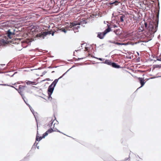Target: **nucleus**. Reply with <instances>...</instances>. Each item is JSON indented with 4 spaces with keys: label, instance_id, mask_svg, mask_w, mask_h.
<instances>
[{
    "label": "nucleus",
    "instance_id": "f03ea898",
    "mask_svg": "<svg viewBox=\"0 0 161 161\" xmlns=\"http://www.w3.org/2000/svg\"><path fill=\"white\" fill-rule=\"evenodd\" d=\"M16 28L14 27H8V31L6 32L7 36L9 39H11L14 35L15 34V30Z\"/></svg>",
    "mask_w": 161,
    "mask_h": 161
},
{
    "label": "nucleus",
    "instance_id": "20e7f679",
    "mask_svg": "<svg viewBox=\"0 0 161 161\" xmlns=\"http://www.w3.org/2000/svg\"><path fill=\"white\" fill-rule=\"evenodd\" d=\"M107 26L108 28L104 32H99L97 33V37L100 39H103L107 33L111 31V28L110 27L109 25H107Z\"/></svg>",
    "mask_w": 161,
    "mask_h": 161
},
{
    "label": "nucleus",
    "instance_id": "f257e3e1",
    "mask_svg": "<svg viewBox=\"0 0 161 161\" xmlns=\"http://www.w3.org/2000/svg\"><path fill=\"white\" fill-rule=\"evenodd\" d=\"M64 75V74L62 75V76H60L58 79H55L53 82L51 84V85H50L49 86V87L48 88V91L49 92L48 95L49 96V98L50 97H50V96L53 91V90L54 89V87L55 86L56 84L57 83V82H58V79L61 78Z\"/></svg>",
    "mask_w": 161,
    "mask_h": 161
},
{
    "label": "nucleus",
    "instance_id": "a211bd4d",
    "mask_svg": "<svg viewBox=\"0 0 161 161\" xmlns=\"http://www.w3.org/2000/svg\"><path fill=\"white\" fill-rule=\"evenodd\" d=\"M59 30L61 31L64 32L65 33H66L67 30H66L65 28H62L61 29H60Z\"/></svg>",
    "mask_w": 161,
    "mask_h": 161
},
{
    "label": "nucleus",
    "instance_id": "c85d7f7f",
    "mask_svg": "<svg viewBox=\"0 0 161 161\" xmlns=\"http://www.w3.org/2000/svg\"><path fill=\"white\" fill-rule=\"evenodd\" d=\"M68 28V27H67V30H68V29H67Z\"/></svg>",
    "mask_w": 161,
    "mask_h": 161
},
{
    "label": "nucleus",
    "instance_id": "b1692460",
    "mask_svg": "<svg viewBox=\"0 0 161 161\" xmlns=\"http://www.w3.org/2000/svg\"><path fill=\"white\" fill-rule=\"evenodd\" d=\"M145 26L146 27H147V23H145Z\"/></svg>",
    "mask_w": 161,
    "mask_h": 161
},
{
    "label": "nucleus",
    "instance_id": "412c9836",
    "mask_svg": "<svg viewBox=\"0 0 161 161\" xmlns=\"http://www.w3.org/2000/svg\"><path fill=\"white\" fill-rule=\"evenodd\" d=\"M118 2L117 1H115L113 3V4H114L115 5H117L118 4Z\"/></svg>",
    "mask_w": 161,
    "mask_h": 161
},
{
    "label": "nucleus",
    "instance_id": "f3484780",
    "mask_svg": "<svg viewBox=\"0 0 161 161\" xmlns=\"http://www.w3.org/2000/svg\"><path fill=\"white\" fill-rule=\"evenodd\" d=\"M125 17V16L124 15H122L120 17V21L121 22H123L124 21V19Z\"/></svg>",
    "mask_w": 161,
    "mask_h": 161
},
{
    "label": "nucleus",
    "instance_id": "4468645a",
    "mask_svg": "<svg viewBox=\"0 0 161 161\" xmlns=\"http://www.w3.org/2000/svg\"><path fill=\"white\" fill-rule=\"evenodd\" d=\"M114 32L117 35H120L121 34L120 30V29L114 30Z\"/></svg>",
    "mask_w": 161,
    "mask_h": 161
},
{
    "label": "nucleus",
    "instance_id": "7ed1b4c3",
    "mask_svg": "<svg viewBox=\"0 0 161 161\" xmlns=\"http://www.w3.org/2000/svg\"><path fill=\"white\" fill-rule=\"evenodd\" d=\"M56 32V31H49L45 32H42L41 33L37 34L36 36L37 37H39L42 39H44L45 36L48 35L52 34V36L54 35V33Z\"/></svg>",
    "mask_w": 161,
    "mask_h": 161
},
{
    "label": "nucleus",
    "instance_id": "dca6fc26",
    "mask_svg": "<svg viewBox=\"0 0 161 161\" xmlns=\"http://www.w3.org/2000/svg\"><path fill=\"white\" fill-rule=\"evenodd\" d=\"M112 43H113L116 44H117V45H125L126 44L125 43H119V42H116L115 41H113Z\"/></svg>",
    "mask_w": 161,
    "mask_h": 161
},
{
    "label": "nucleus",
    "instance_id": "39448f33",
    "mask_svg": "<svg viewBox=\"0 0 161 161\" xmlns=\"http://www.w3.org/2000/svg\"><path fill=\"white\" fill-rule=\"evenodd\" d=\"M80 25V24L79 23L77 22L76 21H75L73 22H71L68 26L69 27H73V29L75 32H77L78 31V30L79 28H80L79 26L77 25Z\"/></svg>",
    "mask_w": 161,
    "mask_h": 161
},
{
    "label": "nucleus",
    "instance_id": "423d86ee",
    "mask_svg": "<svg viewBox=\"0 0 161 161\" xmlns=\"http://www.w3.org/2000/svg\"><path fill=\"white\" fill-rule=\"evenodd\" d=\"M158 21L156 23V22H154L153 23V24H150L149 25V28L150 30L152 31V32L155 33L157 30L158 27Z\"/></svg>",
    "mask_w": 161,
    "mask_h": 161
},
{
    "label": "nucleus",
    "instance_id": "9d476101",
    "mask_svg": "<svg viewBox=\"0 0 161 161\" xmlns=\"http://www.w3.org/2000/svg\"><path fill=\"white\" fill-rule=\"evenodd\" d=\"M138 79L141 85V87L143 86L146 82L145 81V80L144 79V78H143L139 77Z\"/></svg>",
    "mask_w": 161,
    "mask_h": 161
},
{
    "label": "nucleus",
    "instance_id": "cd10ccee",
    "mask_svg": "<svg viewBox=\"0 0 161 161\" xmlns=\"http://www.w3.org/2000/svg\"><path fill=\"white\" fill-rule=\"evenodd\" d=\"M99 59L100 60H101V59L100 58Z\"/></svg>",
    "mask_w": 161,
    "mask_h": 161
},
{
    "label": "nucleus",
    "instance_id": "a878e982",
    "mask_svg": "<svg viewBox=\"0 0 161 161\" xmlns=\"http://www.w3.org/2000/svg\"><path fill=\"white\" fill-rule=\"evenodd\" d=\"M53 121H52V122H51V124H53Z\"/></svg>",
    "mask_w": 161,
    "mask_h": 161
},
{
    "label": "nucleus",
    "instance_id": "2eb2a0df",
    "mask_svg": "<svg viewBox=\"0 0 161 161\" xmlns=\"http://www.w3.org/2000/svg\"><path fill=\"white\" fill-rule=\"evenodd\" d=\"M104 63L109 65H111V64L112 63L111 61L109 60H105Z\"/></svg>",
    "mask_w": 161,
    "mask_h": 161
},
{
    "label": "nucleus",
    "instance_id": "ddd939ff",
    "mask_svg": "<svg viewBox=\"0 0 161 161\" xmlns=\"http://www.w3.org/2000/svg\"><path fill=\"white\" fill-rule=\"evenodd\" d=\"M26 84L27 85H35L36 84L35 81H27L26 82Z\"/></svg>",
    "mask_w": 161,
    "mask_h": 161
},
{
    "label": "nucleus",
    "instance_id": "aec40b11",
    "mask_svg": "<svg viewBox=\"0 0 161 161\" xmlns=\"http://www.w3.org/2000/svg\"><path fill=\"white\" fill-rule=\"evenodd\" d=\"M157 60L161 61V55L158 57Z\"/></svg>",
    "mask_w": 161,
    "mask_h": 161
},
{
    "label": "nucleus",
    "instance_id": "5701e85b",
    "mask_svg": "<svg viewBox=\"0 0 161 161\" xmlns=\"http://www.w3.org/2000/svg\"><path fill=\"white\" fill-rule=\"evenodd\" d=\"M9 24V22H6L4 25L6 26V25H8Z\"/></svg>",
    "mask_w": 161,
    "mask_h": 161
},
{
    "label": "nucleus",
    "instance_id": "1a4fd4ad",
    "mask_svg": "<svg viewBox=\"0 0 161 161\" xmlns=\"http://www.w3.org/2000/svg\"><path fill=\"white\" fill-rule=\"evenodd\" d=\"M26 87L25 86L23 85H20L19 86V88L18 90L19 92L22 95V94L25 91V88Z\"/></svg>",
    "mask_w": 161,
    "mask_h": 161
},
{
    "label": "nucleus",
    "instance_id": "6ab92c4d",
    "mask_svg": "<svg viewBox=\"0 0 161 161\" xmlns=\"http://www.w3.org/2000/svg\"><path fill=\"white\" fill-rule=\"evenodd\" d=\"M154 66L155 68H158L159 69L161 68V64L159 65H156Z\"/></svg>",
    "mask_w": 161,
    "mask_h": 161
},
{
    "label": "nucleus",
    "instance_id": "0eeeda50",
    "mask_svg": "<svg viewBox=\"0 0 161 161\" xmlns=\"http://www.w3.org/2000/svg\"><path fill=\"white\" fill-rule=\"evenodd\" d=\"M5 37H6L5 36ZM5 39H2L1 40H0V46H5L6 44H8L10 41L8 40V38L6 39L5 37Z\"/></svg>",
    "mask_w": 161,
    "mask_h": 161
},
{
    "label": "nucleus",
    "instance_id": "9b49d317",
    "mask_svg": "<svg viewBox=\"0 0 161 161\" xmlns=\"http://www.w3.org/2000/svg\"><path fill=\"white\" fill-rule=\"evenodd\" d=\"M38 133H37V135L36 137V141H39L41 140L42 138H44L45 137H43V135L42 136H39L38 135Z\"/></svg>",
    "mask_w": 161,
    "mask_h": 161
},
{
    "label": "nucleus",
    "instance_id": "bb28decb",
    "mask_svg": "<svg viewBox=\"0 0 161 161\" xmlns=\"http://www.w3.org/2000/svg\"><path fill=\"white\" fill-rule=\"evenodd\" d=\"M83 59V58H80V59Z\"/></svg>",
    "mask_w": 161,
    "mask_h": 161
},
{
    "label": "nucleus",
    "instance_id": "393cba45",
    "mask_svg": "<svg viewBox=\"0 0 161 161\" xmlns=\"http://www.w3.org/2000/svg\"><path fill=\"white\" fill-rule=\"evenodd\" d=\"M112 26H113V27L114 28H115V27H117V26L115 25H113Z\"/></svg>",
    "mask_w": 161,
    "mask_h": 161
},
{
    "label": "nucleus",
    "instance_id": "6e6552de",
    "mask_svg": "<svg viewBox=\"0 0 161 161\" xmlns=\"http://www.w3.org/2000/svg\"><path fill=\"white\" fill-rule=\"evenodd\" d=\"M53 129L51 128L48 130L46 132L43 134V137L47 136L48 133H51L53 131H57L61 133L58 130L56 129L54 130V128H53Z\"/></svg>",
    "mask_w": 161,
    "mask_h": 161
},
{
    "label": "nucleus",
    "instance_id": "4be33fe9",
    "mask_svg": "<svg viewBox=\"0 0 161 161\" xmlns=\"http://www.w3.org/2000/svg\"><path fill=\"white\" fill-rule=\"evenodd\" d=\"M88 49H89V48L88 47H86L85 48V49L84 50L85 51H88Z\"/></svg>",
    "mask_w": 161,
    "mask_h": 161
},
{
    "label": "nucleus",
    "instance_id": "f8f14e48",
    "mask_svg": "<svg viewBox=\"0 0 161 161\" xmlns=\"http://www.w3.org/2000/svg\"><path fill=\"white\" fill-rule=\"evenodd\" d=\"M111 65L113 67L116 68H120V66L119 65H117L115 63H112V64H111Z\"/></svg>",
    "mask_w": 161,
    "mask_h": 161
}]
</instances>
